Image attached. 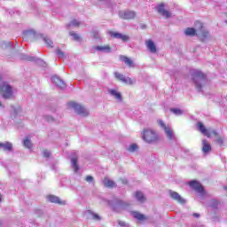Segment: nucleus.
Listing matches in <instances>:
<instances>
[{"instance_id": "nucleus-35", "label": "nucleus", "mask_w": 227, "mask_h": 227, "mask_svg": "<svg viewBox=\"0 0 227 227\" xmlns=\"http://www.w3.org/2000/svg\"><path fill=\"white\" fill-rule=\"evenodd\" d=\"M43 157H46L47 159H49V157H51V152H49V150H47V149H44L43 151Z\"/></svg>"}, {"instance_id": "nucleus-4", "label": "nucleus", "mask_w": 227, "mask_h": 227, "mask_svg": "<svg viewBox=\"0 0 227 227\" xmlns=\"http://www.w3.org/2000/svg\"><path fill=\"white\" fill-rule=\"evenodd\" d=\"M68 106L69 107H72V109H74L77 114H82V116H88V111L82 105H80L79 103H75L72 101L68 103Z\"/></svg>"}, {"instance_id": "nucleus-12", "label": "nucleus", "mask_w": 227, "mask_h": 227, "mask_svg": "<svg viewBox=\"0 0 227 227\" xmlns=\"http://www.w3.org/2000/svg\"><path fill=\"white\" fill-rule=\"evenodd\" d=\"M197 127H198V130H200V132H201V134H203V136H206V137H212V133H210V131H208V129H207V128L205 127V125L202 124V122H198Z\"/></svg>"}, {"instance_id": "nucleus-33", "label": "nucleus", "mask_w": 227, "mask_h": 227, "mask_svg": "<svg viewBox=\"0 0 227 227\" xmlns=\"http://www.w3.org/2000/svg\"><path fill=\"white\" fill-rule=\"evenodd\" d=\"M216 143H218L220 145V146H223V145L224 144V137H218L216 138Z\"/></svg>"}, {"instance_id": "nucleus-13", "label": "nucleus", "mask_w": 227, "mask_h": 227, "mask_svg": "<svg viewBox=\"0 0 227 227\" xmlns=\"http://www.w3.org/2000/svg\"><path fill=\"white\" fill-rule=\"evenodd\" d=\"M145 45L148 51L153 54H155V52H157V46L155 45V43H153L152 39L145 41Z\"/></svg>"}, {"instance_id": "nucleus-34", "label": "nucleus", "mask_w": 227, "mask_h": 227, "mask_svg": "<svg viewBox=\"0 0 227 227\" xmlns=\"http://www.w3.org/2000/svg\"><path fill=\"white\" fill-rule=\"evenodd\" d=\"M56 54H58V56H59L60 58H65V52H63L61 49H57Z\"/></svg>"}, {"instance_id": "nucleus-39", "label": "nucleus", "mask_w": 227, "mask_h": 227, "mask_svg": "<svg viewBox=\"0 0 227 227\" xmlns=\"http://www.w3.org/2000/svg\"><path fill=\"white\" fill-rule=\"evenodd\" d=\"M192 215H193V217H196V219H198L200 217V214H198V213H193Z\"/></svg>"}, {"instance_id": "nucleus-22", "label": "nucleus", "mask_w": 227, "mask_h": 227, "mask_svg": "<svg viewBox=\"0 0 227 227\" xmlns=\"http://www.w3.org/2000/svg\"><path fill=\"white\" fill-rule=\"evenodd\" d=\"M133 216L135 219H137V221L141 222V221H146V216L137 211H134L133 212Z\"/></svg>"}, {"instance_id": "nucleus-8", "label": "nucleus", "mask_w": 227, "mask_h": 227, "mask_svg": "<svg viewBox=\"0 0 227 227\" xmlns=\"http://www.w3.org/2000/svg\"><path fill=\"white\" fill-rule=\"evenodd\" d=\"M47 200L50 203H56L57 205H67V201L59 200L56 195H47Z\"/></svg>"}, {"instance_id": "nucleus-10", "label": "nucleus", "mask_w": 227, "mask_h": 227, "mask_svg": "<svg viewBox=\"0 0 227 227\" xmlns=\"http://www.w3.org/2000/svg\"><path fill=\"white\" fill-rule=\"evenodd\" d=\"M121 19H124V20H132V19H136V12L132 11H126L120 14Z\"/></svg>"}, {"instance_id": "nucleus-42", "label": "nucleus", "mask_w": 227, "mask_h": 227, "mask_svg": "<svg viewBox=\"0 0 227 227\" xmlns=\"http://www.w3.org/2000/svg\"><path fill=\"white\" fill-rule=\"evenodd\" d=\"M212 134H214V136H218V134L216 133L215 130H213V131H212Z\"/></svg>"}, {"instance_id": "nucleus-29", "label": "nucleus", "mask_w": 227, "mask_h": 227, "mask_svg": "<svg viewBox=\"0 0 227 227\" xmlns=\"http://www.w3.org/2000/svg\"><path fill=\"white\" fill-rule=\"evenodd\" d=\"M70 36H73L74 40L75 42H79V40H81V36H79V35H77L75 32L72 31L69 32Z\"/></svg>"}, {"instance_id": "nucleus-38", "label": "nucleus", "mask_w": 227, "mask_h": 227, "mask_svg": "<svg viewBox=\"0 0 227 227\" xmlns=\"http://www.w3.org/2000/svg\"><path fill=\"white\" fill-rule=\"evenodd\" d=\"M213 205H219V201L215 200H211Z\"/></svg>"}, {"instance_id": "nucleus-21", "label": "nucleus", "mask_w": 227, "mask_h": 227, "mask_svg": "<svg viewBox=\"0 0 227 227\" xmlns=\"http://www.w3.org/2000/svg\"><path fill=\"white\" fill-rule=\"evenodd\" d=\"M0 148H3L4 152H12L13 145L10 142L0 143Z\"/></svg>"}, {"instance_id": "nucleus-18", "label": "nucleus", "mask_w": 227, "mask_h": 227, "mask_svg": "<svg viewBox=\"0 0 227 227\" xmlns=\"http://www.w3.org/2000/svg\"><path fill=\"white\" fill-rule=\"evenodd\" d=\"M202 152L204 153H208L209 152H212V145H210L207 140L202 141Z\"/></svg>"}, {"instance_id": "nucleus-36", "label": "nucleus", "mask_w": 227, "mask_h": 227, "mask_svg": "<svg viewBox=\"0 0 227 227\" xmlns=\"http://www.w3.org/2000/svg\"><path fill=\"white\" fill-rule=\"evenodd\" d=\"M44 42L48 45V47H52V42L49 39V37H44Z\"/></svg>"}, {"instance_id": "nucleus-5", "label": "nucleus", "mask_w": 227, "mask_h": 227, "mask_svg": "<svg viewBox=\"0 0 227 227\" xmlns=\"http://www.w3.org/2000/svg\"><path fill=\"white\" fill-rule=\"evenodd\" d=\"M114 77L115 79H117V81H121V82H123L124 84L128 85V86H132V84H134L136 82V79L134 78H130V77H127L125 78V76L118 72L114 73Z\"/></svg>"}, {"instance_id": "nucleus-6", "label": "nucleus", "mask_w": 227, "mask_h": 227, "mask_svg": "<svg viewBox=\"0 0 227 227\" xmlns=\"http://www.w3.org/2000/svg\"><path fill=\"white\" fill-rule=\"evenodd\" d=\"M188 185L193 189V191H196V192H199V194H205V188H203V185L201 183L198 182L197 180H192L189 182Z\"/></svg>"}, {"instance_id": "nucleus-9", "label": "nucleus", "mask_w": 227, "mask_h": 227, "mask_svg": "<svg viewBox=\"0 0 227 227\" xmlns=\"http://www.w3.org/2000/svg\"><path fill=\"white\" fill-rule=\"evenodd\" d=\"M158 13H160V15H162V17H164L165 19H169V17H171V12L164 9V3L159 4Z\"/></svg>"}, {"instance_id": "nucleus-43", "label": "nucleus", "mask_w": 227, "mask_h": 227, "mask_svg": "<svg viewBox=\"0 0 227 227\" xmlns=\"http://www.w3.org/2000/svg\"><path fill=\"white\" fill-rule=\"evenodd\" d=\"M0 106H3V104L0 103Z\"/></svg>"}, {"instance_id": "nucleus-41", "label": "nucleus", "mask_w": 227, "mask_h": 227, "mask_svg": "<svg viewBox=\"0 0 227 227\" xmlns=\"http://www.w3.org/2000/svg\"><path fill=\"white\" fill-rule=\"evenodd\" d=\"M92 35H93L94 37H97V35H98V33H97V32H92Z\"/></svg>"}, {"instance_id": "nucleus-27", "label": "nucleus", "mask_w": 227, "mask_h": 227, "mask_svg": "<svg viewBox=\"0 0 227 227\" xmlns=\"http://www.w3.org/2000/svg\"><path fill=\"white\" fill-rule=\"evenodd\" d=\"M71 162L73 164V168H74L75 173H77L79 171V165L77 164V158H72Z\"/></svg>"}, {"instance_id": "nucleus-7", "label": "nucleus", "mask_w": 227, "mask_h": 227, "mask_svg": "<svg viewBox=\"0 0 227 227\" xmlns=\"http://www.w3.org/2000/svg\"><path fill=\"white\" fill-rule=\"evenodd\" d=\"M108 35H110L111 38H117L118 40H121L122 42H129V37L127 35H122L121 33L114 31H109Z\"/></svg>"}, {"instance_id": "nucleus-16", "label": "nucleus", "mask_w": 227, "mask_h": 227, "mask_svg": "<svg viewBox=\"0 0 227 227\" xmlns=\"http://www.w3.org/2000/svg\"><path fill=\"white\" fill-rule=\"evenodd\" d=\"M120 59L121 61H123V63H125V65H127L129 67V68H133L134 67V61H132L130 59V58L124 56V55H121L120 56Z\"/></svg>"}, {"instance_id": "nucleus-40", "label": "nucleus", "mask_w": 227, "mask_h": 227, "mask_svg": "<svg viewBox=\"0 0 227 227\" xmlns=\"http://www.w3.org/2000/svg\"><path fill=\"white\" fill-rule=\"evenodd\" d=\"M119 224L121 225V227H125V222H119Z\"/></svg>"}, {"instance_id": "nucleus-30", "label": "nucleus", "mask_w": 227, "mask_h": 227, "mask_svg": "<svg viewBox=\"0 0 227 227\" xmlns=\"http://www.w3.org/2000/svg\"><path fill=\"white\" fill-rule=\"evenodd\" d=\"M69 26H74L75 27H79L81 26V22L77 21V20H73Z\"/></svg>"}, {"instance_id": "nucleus-15", "label": "nucleus", "mask_w": 227, "mask_h": 227, "mask_svg": "<svg viewBox=\"0 0 227 227\" xmlns=\"http://www.w3.org/2000/svg\"><path fill=\"white\" fill-rule=\"evenodd\" d=\"M195 26L199 27V31H201V36L203 39L208 38V31L203 30V23L200 21H196Z\"/></svg>"}, {"instance_id": "nucleus-19", "label": "nucleus", "mask_w": 227, "mask_h": 227, "mask_svg": "<svg viewBox=\"0 0 227 227\" xmlns=\"http://www.w3.org/2000/svg\"><path fill=\"white\" fill-rule=\"evenodd\" d=\"M103 184H105L106 187H108L109 189H113L114 187L116 186V183L109 179V177H105L103 180Z\"/></svg>"}, {"instance_id": "nucleus-28", "label": "nucleus", "mask_w": 227, "mask_h": 227, "mask_svg": "<svg viewBox=\"0 0 227 227\" xmlns=\"http://www.w3.org/2000/svg\"><path fill=\"white\" fill-rule=\"evenodd\" d=\"M88 212H89L90 215L92 216V219H94V221H100L101 218H100V215H98V214L94 213L91 210H89Z\"/></svg>"}, {"instance_id": "nucleus-37", "label": "nucleus", "mask_w": 227, "mask_h": 227, "mask_svg": "<svg viewBox=\"0 0 227 227\" xmlns=\"http://www.w3.org/2000/svg\"><path fill=\"white\" fill-rule=\"evenodd\" d=\"M86 182H93V176H87L85 178Z\"/></svg>"}, {"instance_id": "nucleus-26", "label": "nucleus", "mask_w": 227, "mask_h": 227, "mask_svg": "<svg viewBox=\"0 0 227 227\" xmlns=\"http://www.w3.org/2000/svg\"><path fill=\"white\" fill-rule=\"evenodd\" d=\"M109 93L113 95V97H115L117 100H121V93L117 92L116 90H111Z\"/></svg>"}, {"instance_id": "nucleus-11", "label": "nucleus", "mask_w": 227, "mask_h": 227, "mask_svg": "<svg viewBox=\"0 0 227 227\" xmlns=\"http://www.w3.org/2000/svg\"><path fill=\"white\" fill-rule=\"evenodd\" d=\"M158 123L162 127V129H164L167 137L168 139H173V130H171V129L168 127L162 121H159Z\"/></svg>"}, {"instance_id": "nucleus-1", "label": "nucleus", "mask_w": 227, "mask_h": 227, "mask_svg": "<svg viewBox=\"0 0 227 227\" xmlns=\"http://www.w3.org/2000/svg\"><path fill=\"white\" fill-rule=\"evenodd\" d=\"M141 136L143 141H145V143H147L148 145H153L160 141V137H159V134H157L155 130L151 129H143Z\"/></svg>"}, {"instance_id": "nucleus-3", "label": "nucleus", "mask_w": 227, "mask_h": 227, "mask_svg": "<svg viewBox=\"0 0 227 227\" xmlns=\"http://www.w3.org/2000/svg\"><path fill=\"white\" fill-rule=\"evenodd\" d=\"M0 93L2 94L3 98H12V97H13V89L10 84L4 82L0 85Z\"/></svg>"}, {"instance_id": "nucleus-2", "label": "nucleus", "mask_w": 227, "mask_h": 227, "mask_svg": "<svg viewBox=\"0 0 227 227\" xmlns=\"http://www.w3.org/2000/svg\"><path fill=\"white\" fill-rule=\"evenodd\" d=\"M192 80L193 81L196 90L201 91L203 84L201 82L207 81V75L201 70L193 69L192 72Z\"/></svg>"}, {"instance_id": "nucleus-14", "label": "nucleus", "mask_w": 227, "mask_h": 227, "mask_svg": "<svg viewBox=\"0 0 227 227\" xmlns=\"http://www.w3.org/2000/svg\"><path fill=\"white\" fill-rule=\"evenodd\" d=\"M170 197L172 198V200H175L177 203H181V205H184L185 203V200H184V198H182V196H180V194H178V192H171Z\"/></svg>"}, {"instance_id": "nucleus-23", "label": "nucleus", "mask_w": 227, "mask_h": 227, "mask_svg": "<svg viewBox=\"0 0 227 227\" xmlns=\"http://www.w3.org/2000/svg\"><path fill=\"white\" fill-rule=\"evenodd\" d=\"M97 51H99V52H111L112 49L109 44H106L105 46H97Z\"/></svg>"}, {"instance_id": "nucleus-20", "label": "nucleus", "mask_w": 227, "mask_h": 227, "mask_svg": "<svg viewBox=\"0 0 227 227\" xmlns=\"http://www.w3.org/2000/svg\"><path fill=\"white\" fill-rule=\"evenodd\" d=\"M135 198L139 203H145V201H146V197H145V194H143L141 191L135 192Z\"/></svg>"}, {"instance_id": "nucleus-24", "label": "nucleus", "mask_w": 227, "mask_h": 227, "mask_svg": "<svg viewBox=\"0 0 227 227\" xmlns=\"http://www.w3.org/2000/svg\"><path fill=\"white\" fill-rule=\"evenodd\" d=\"M184 35L186 36H196V30L192 27H187L185 30H184Z\"/></svg>"}, {"instance_id": "nucleus-32", "label": "nucleus", "mask_w": 227, "mask_h": 227, "mask_svg": "<svg viewBox=\"0 0 227 227\" xmlns=\"http://www.w3.org/2000/svg\"><path fill=\"white\" fill-rule=\"evenodd\" d=\"M171 113H174V114H176L177 116H179L180 114H182V110L178 108H172Z\"/></svg>"}, {"instance_id": "nucleus-17", "label": "nucleus", "mask_w": 227, "mask_h": 227, "mask_svg": "<svg viewBox=\"0 0 227 227\" xmlns=\"http://www.w3.org/2000/svg\"><path fill=\"white\" fill-rule=\"evenodd\" d=\"M52 82H54L56 84V86H58L59 88H66L67 84H65V82H63L61 79H59V77L58 76H53L51 78Z\"/></svg>"}, {"instance_id": "nucleus-25", "label": "nucleus", "mask_w": 227, "mask_h": 227, "mask_svg": "<svg viewBox=\"0 0 227 227\" xmlns=\"http://www.w3.org/2000/svg\"><path fill=\"white\" fill-rule=\"evenodd\" d=\"M23 145L25 148L31 149L33 148V144L31 143V140L29 137H26L25 140L23 141Z\"/></svg>"}, {"instance_id": "nucleus-31", "label": "nucleus", "mask_w": 227, "mask_h": 227, "mask_svg": "<svg viewBox=\"0 0 227 227\" xmlns=\"http://www.w3.org/2000/svg\"><path fill=\"white\" fill-rule=\"evenodd\" d=\"M129 152H136V150H137V145L136 144H132L131 145H129V147L128 148Z\"/></svg>"}]
</instances>
